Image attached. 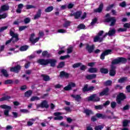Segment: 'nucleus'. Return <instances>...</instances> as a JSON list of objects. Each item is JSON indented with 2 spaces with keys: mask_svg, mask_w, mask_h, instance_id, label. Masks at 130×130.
I'll return each mask as SVG.
<instances>
[{
  "mask_svg": "<svg viewBox=\"0 0 130 130\" xmlns=\"http://www.w3.org/2000/svg\"><path fill=\"white\" fill-rule=\"evenodd\" d=\"M104 33L103 30L100 31L98 35L95 36L93 38V42H102L103 39L108 35V36H113L115 34V29L114 28H110V30L108 33H106L105 35H103Z\"/></svg>",
  "mask_w": 130,
  "mask_h": 130,
  "instance_id": "obj_1",
  "label": "nucleus"
},
{
  "mask_svg": "<svg viewBox=\"0 0 130 130\" xmlns=\"http://www.w3.org/2000/svg\"><path fill=\"white\" fill-rule=\"evenodd\" d=\"M127 60L125 58H118L116 59H114L112 62L111 70L110 71V76H114L115 75V67H113L114 64H117L118 63H125L126 62Z\"/></svg>",
  "mask_w": 130,
  "mask_h": 130,
  "instance_id": "obj_2",
  "label": "nucleus"
},
{
  "mask_svg": "<svg viewBox=\"0 0 130 130\" xmlns=\"http://www.w3.org/2000/svg\"><path fill=\"white\" fill-rule=\"evenodd\" d=\"M110 15L109 14H107L106 15V22H111V24H110V26H114L115 25V23H116V19L115 17H110ZM110 17V18H109Z\"/></svg>",
  "mask_w": 130,
  "mask_h": 130,
  "instance_id": "obj_3",
  "label": "nucleus"
},
{
  "mask_svg": "<svg viewBox=\"0 0 130 130\" xmlns=\"http://www.w3.org/2000/svg\"><path fill=\"white\" fill-rule=\"evenodd\" d=\"M10 35L12 36V39L10 40H8L6 42V45L11 43V42H16L18 40V34L14 33L12 31H10Z\"/></svg>",
  "mask_w": 130,
  "mask_h": 130,
  "instance_id": "obj_4",
  "label": "nucleus"
},
{
  "mask_svg": "<svg viewBox=\"0 0 130 130\" xmlns=\"http://www.w3.org/2000/svg\"><path fill=\"white\" fill-rule=\"evenodd\" d=\"M0 108H2V109H6L4 111V114L6 116H9V112L11 110V107L6 105H2L0 106Z\"/></svg>",
  "mask_w": 130,
  "mask_h": 130,
  "instance_id": "obj_5",
  "label": "nucleus"
},
{
  "mask_svg": "<svg viewBox=\"0 0 130 130\" xmlns=\"http://www.w3.org/2000/svg\"><path fill=\"white\" fill-rule=\"evenodd\" d=\"M86 101H99L100 99L96 94H93L86 99Z\"/></svg>",
  "mask_w": 130,
  "mask_h": 130,
  "instance_id": "obj_6",
  "label": "nucleus"
},
{
  "mask_svg": "<svg viewBox=\"0 0 130 130\" xmlns=\"http://www.w3.org/2000/svg\"><path fill=\"white\" fill-rule=\"evenodd\" d=\"M124 99H125V96L124 95V94H123V93H120L117 96V103H118V104H120L121 101H122V100H123Z\"/></svg>",
  "mask_w": 130,
  "mask_h": 130,
  "instance_id": "obj_7",
  "label": "nucleus"
},
{
  "mask_svg": "<svg viewBox=\"0 0 130 130\" xmlns=\"http://www.w3.org/2000/svg\"><path fill=\"white\" fill-rule=\"evenodd\" d=\"M37 107L38 109H39V107L41 108H48L49 105H48L46 101H44L40 104L37 105Z\"/></svg>",
  "mask_w": 130,
  "mask_h": 130,
  "instance_id": "obj_8",
  "label": "nucleus"
},
{
  "mask_svg": "<svg viewBox=\"0 0 130 130\" xmlns=\"http://www.w3.org/2000/svg\"><path fill=\"white\" fill-rule=\"evenodd\" d=\"M34 38H35V34H32L30 35L29 41H31L32 44H35V43H36V42H38V41H39V39H40V38L39 37L37 38L36 39H34Z\"/></svg>",
  "mask_w": 130,
  "mask_h": 130,
  "instance_id": "obj_9",
  "label": "nucleus"
},
{
  "mask_svg": "<svg viewBox=\"0 0 130 130\" xmlns=\"http://www.w3.org/2000/svg\"><path fill=\"white\" fill-rule=\"evenodd\" d=\"M76 87V83L74 82H70L68 85L64 87V90L65 91H70L72 90V88Z\"/></svg>",
  "mask_w": 130,
  "mask_h": 130,
  "instance_id": "obj_10",
  "label": "nucleus"
},
{
  "mask_svg": "<svg viewBox=\"0 0 130 130\" xmlns=\"http://www.w3.org/2000/svg\"><path fill=\"white\" fill-rule=\"evenodd\" d=\"M112 53V51L110 49L107 50L105 51L101 55V59H104L105 58L106 55H108V54H111Z\"/></svg>",
  "mask_w": 130,
  "mask_h": 130,
  "instance_id": "obj_11",
  "label": "nucleus"
},
{
  "mask_svg": "<svg viewBox=\"0 0 130 130\" xmlns=\"http://www.w3.org/2000/svg\"><path fill=\"white\" fill-rule=\"evenodd\" d=\"M61 114H62V113H60V112H56L54 113V115L56 117H55L54 118V119L55 120H61V119H62L63 118V117H62V116H59V115H61Z\"/></svg>",
  "mask_w": 130,
  "mask_h": 130,
  "instance_id": "obj_12",
  "label": "nucleus"
},
{
  "mask_svg": "<svg viewBox=\"0 0 130 130\" xmlns=\"http://www.w3.org/2000/svg\"><path fill=\"white\" fill-rule=\"evenodd\" d=\"M37 62L42 66H46L48 64V59H40L38 60Z\"/></svg>",
  "mask_w": 130,
  "mask_h": 130,
  "instance_id": "obj_13",
  "label": "nucleus"
},
{
  "mask_svg": "<svg viewBox=\"0 0 130 130\" xmlns=\"http://www.w3.org/2000/svg\"><path fill=\"white\" fill-rule=\"evenodd\" d=\"M86 45V49L87 50V51H88L89 53L93 52V50H94V45H90L87 44Z\"/></svg>",
  "mask_w": 130,
  "mask_h": 130,
  "instance_id": "obj_14",
  "label": "nucleus"
},
{
  "mask_svg": "<svg viewBox=\"0 0 130 130\" xmlns=\"http://www.w3.org/2000/svg\"><path fill=\"white\" fill-rule=\"evenodd\" d=\"M21 70V66L18 65L14 68H12L10 69L11 72H14V73H18Z\"/></svg>",
  "mask_w": 130,
  "mask_h": 130,
  "instance_id": "obj_15",
  "label": "nucleus"
},
{
  "mask_svg": "<svg viewBox=\"0 0 130 130\" xmlns=\"http://www.w3.org/2000/svg\"><path fill=\"white\" fill-rule=\"evenodd\" d=\"M109 94V89L108 88H106L104 89L100 93V96H104V95H107Z\"/></svg>",
  "mask_w": 130,
  "mask_h": 130,
  "instance_id": "obj_16",
  "label": "nucleus"
},
{
  "mask_svg": "<svg viewBox=\"0 0 130 130\" xmlns=\"http://www.w3.org/2000/svg\"><path fill=\"white\" fill-rule=\"evenodd\" d=\"M71 96L72 97V98H74V99H75L76 101H77L78 102L81 101L82 99V98L79 94H72L71 95Z\"/></svg>",
  "mask_w": 130,
  "mask_h": 130,
  "instance_id": "obj_17",
  "label": "nucleus"
},
{
  "mask_svg": "<svg viewBox=\"0 0 130 130\" xmlns=\"http://www.w3.org/2000/svg\"><path fill=\"white\" fill-rule=\"evenodd\" d=\"M102 10H103V4L101 3L100 5L99 8L94 9V13H101V12H102Z\"/></svg>",
  "mask_w": 130,
  "mask_h": 130,
  "instance_id": "obj_18",
  "label": "nucleus"
},
{
  "mask_svg": "<svg viewBox=\"0 0 130 130\" xmlns=\"http://www.w3.org/2000/svg\"><path fill=\"white\" fill-rule=\"evenodd\" d=\"M48 63H50L51 67H54L56 63V60L54 59H48Z\"/></svg>",
  "mask_w": 130,
  "mask_h": 130,
  "instance_id": "obj_19",
  "label": "nucleus"
},
{
  "mask_svg": "<svg viewBox=\"0 0 130 130\" xmlns=\"http://www.w3.org/2000/svg\"><path fill=\"white\" fill-rule=\"evenodd\" d=\"M69 76H70V74L63 71L61 72L60 74V78H69Z\"/></svg>",
  "mask_w": 130,
  "mask_h": 130,
  "instance_id": "obj_20",
  "label": "nucleus"
},
{
  "mask_svg": "<svg viewBox=\"0 0 130 130\" xmlns=\"http://www.w3.org/2000/svg\"><path fill=\"white\" fill-rule=\"evenodd\" d=\"M96 77H97L96 74H91L87 75L86 78L87 80H92V79H96Z\"/></svg>",
  "mask_w": 130,
  "mask_h": 130,
  "instance_id": "obj_21",
  "label": "nucleus"
},
{
  "mask_svg": "<svg viewBox=\"0 0 130 130\" xmlns=\"http://www.w3.org/2000/svg\"><path fill=\"white\" fill-rule=\"evenodd\" d=\"M41 17V10L39 9L38 12L37 13V15L34 16V20H37V19H39Z\"/></svg>",
  "mask_w": 130,
  "mask_h": 130,
  "instance_id": "obj_22",
  "label": "nucleus"
},
{
  "mask_svg": "<svg viewBox=\"0 0 130 130\" xmlns=\"http://www.w3.org/2000/svg\"><path fill=\"white\" fill-rule=\"evenodd\" d=\"M98 72V69L95 68H91L88 69V72L93 74L94 73H97Z\"/></svg>",
  "mask_w": 130,
  "mask_h": 130,
  "instance_id": "obj_23",
  "label": "nucleus"
},
{
  "mask_svg": "<svg viewBox=\"0 0 130 130\" xmlns=\"http://www.w3.org/2000/svg\"><path fill=\"white\" fill-rule=\"evenodd\" d=\"M84 113H85L86 115H91V114H93V112L91 111V110L88 109H84L83 111Z\"/></svg>",
  "mask_w": 130,
  "mask_h": 130,
  "instance_id": "obj_24",
  "label": "nucleus"
},
{
  "mask_svg": "<svg viewBox=\"0 0 130 130\" xmlns=\"http://www.w3.org/2000/svg\"><path fill=\"white\" fill-rule=\"evenodd\" d=\"M81 15H82V12L77 11L75 13H74V17H75V19H79L80 17H81Z\"/></svg>",
  "mask_w": 130,
  "mask_h": 130,
  "instance_id": "obj_25",
  "label": "nucleus"
},
{
  "mask_svg": "<svg viewBox=\"0 0 130 130\" xmlns=\"http://www.w3.org/2000/svg\"><path fill=\"white\" fill-rule=\"evenodd\" d=\"M53 10V7L52 6H50L47 7L45 10V12L46 13H50V12H52V11Z\"/></svg>",
  "mask_w": 130,
  "mask_h": 130,
  "instance_id": "obj_26",
  "label": "nucleus"
},
{
  "mask_svg": "<svg viewBox=\"0 0 130 130\" xmlns=\"http://www.w3.org/2000/svg\"><path fill=\"white\" fill-rule=\"evenodd\" d=\"M42 77L43 80L46 81H50V77L49 76L46 75H42Z\"/></svg>",
  "mask_w": 130,
  "mask_h": 130,
  "instance_id": "obj_27",
  "label": "nucleus"
},
{
  "mask_svg": "<svg viewBox=\"0 0 130 130\" xmlns=\"http://www.w3.org/2000/svg\"><path fill=\"white\" fill-rule=\"evenodd\" d=\"M9 9V7L7 5H3L1 7V12L2 11H8Z\"/></svg>",
  "mask_w": 130,
  "mask_h": 130,
  "instance_id": "obj_28",
  "label": "nucleus"
},
{
  "mask_svg": "<svg viewBox=\"0 0 130 130\" xmlns=\"http://www.w3.org/2000/svg\"><path fill=\"white\" fill-rule=\"evenodd\" d=\"M104 127V125H99L95 126L94 127L95 130H102Z\"/></svg>",
  "mask_w": 130,
  "mask_h": 130,
  "instance_id": "obj_29",
  "label": "nucleus"
},
{
  "mask_svg": "<svg viewBox=\"0 0 130 130\" xmlns=\"http://www.w3.org/2000/svg\"><path fill=\"white\" fill-rule=\"evenodd\" d=\"M127 81V78L126 77H123L121 78H120L118 80L119 83H124L125 82H126Z\"/></svg>",
  "mask_w": 130,
  "mask_h": 130,
  "instance_id": "obj_30",
  "label": "nucleus"
},
{
  "mask_svg": "<svg viewBox=\"0 0 130 130\" xmlns=\"http://www.w3.org/2000/svg\"><path fill=\"white\" fill-rule=\"evenodd\" d=\"M42 56L44 57H49V54L47 51H44L42 53Z\"/></svg>",
  "mask_w": 130,
  "mask_h": 130,
  "instance_id": "obj_31",
  "label": "nucleus"
},
{
  "mask_svg": "<svg viewBox=\"0 0 130 130\" xmlns=\"http://www.w3.org/2000/svg\"><path fill=\"white\" fill-rule=\"evenodd\" d=\"M100 72L102 74H108V69L105 68H101L100 69Z\"/></svg>",
  "mask_w": 130,
  "mask_h": 130,
  "instance_id": "obj_32",
  "label": "nucleus"
},
{
  "mask_svg": "<svg viewBox=\"0 0 130 130\" xmlns=\"http://www.w3.org/2000/svg\"><path fill=\"white\" fill-rule=\"evenodd\" d=\"M32 90H28L25 93V96L26 97H30V96L32 95Z\"/></svg>",
  "mask_w": 130,
  "mask_h": 130,
  "instance_id": "obj_33",
  "label": "nucleus"
},
{
  "mask_svg": "<svg viewBox=\"0 0 130 130\" xmlns=\"http://www.w3.org/2000/svg\"><path fill=\"white\" fill-rule=\"evenodd\" d=\"M1 73H3V74L4 75V76H5V77L9 76V75L8 74V72H7V70H6L5 69H2Z\"/></svg>",
  "mask_w": 130,
  "mask_h": 130,
  "instance_id": "obj_34",
  "label": "nucleus"
},
{
  "mask_svg": "<svg viewBox=\"0 0 130 130\" xmlns=\"http://www.w3.org/2000/svg\"><path fill=\"white\" fill-rule=\"evenodd\" d=\"M96 116L98 118H105V116L101 113L96 114Z\"/></svg>",
  "mask_w": 130,
  "mask_h": 130,
  "instance_id": "obj_35",
  "label": "nucleus"
},
{
  "mask_svg": "<svg viewBox=\"0 0 130 130\" xmlns=\"http://www.w3.org/2000/svg\"><path fill=\"white\" fill-rule=\"evenodd\" d=\"M27 49H28V46H22L20 48V51H26Z\"/></svg>",
  "mask_w": 130,
  "mask_h": 130,
  "instance_id": "obj_36",
  "label": "nucleus"
},
{
  "mask_svg": "<svg viewBox=\"0 0 130 130\" xmlns=\"http://www.w3.org/2000/svg\"><path fill=\"white\" fill-rule=\"evenodd\" d=\"M128 123H130V120H125L123 121V126H127Z\"/></svg>",
  "mask_w": 130,
  "mask_h": 130,
  "instance_id": "obj_37",
  "label": "nucleus"
},
{
  "mask_svg": "<svg viewBox=\"0 0 130 130\" xmlns=\"http://www.w3.org/2000/svg\"><path fill=\"white\" fill-rule=\"evenodd\" d=\"M38 100H40V98H38V96H32L30 99V101H37Z\"/></svg>",
  "mask_w": 130,
  "mask_h": 130,
  "instance_id": "obj_38",
  "label": "nucleus"
},
{
  "mask_svg": "<svg viewBox=\"0 0 130 130\" xmlns=\"http://www.w3.org/2000/svg\"><path fill=\"white\" fill-rule=\"evenodd\" d=\"M1 13H2V12H0V20L1 19H6V17H8V14L7 13L1 14Z\"/></svg>",
  "mask_w": 130,
  "mask_h": 130,
  "instance_id": "obj_39",
  "label": "nucleus"
},
{
  "mask_svg": "<svg viewBox=\"0 0 130 130\" xmlns=\"http://www.w3.org/2000/svg\"><path fill=\"white\" fill-rule=\"evenodd\" d=\"M34 121H35V120L34 119H31L30 121L27 122V125L28 126L32 125V124H33V122H34Z\"/></svg>",
  "mask_w": 130,
  "mask_h": 130,
  "instance_id": "obj_40",
  "label": "nucleus"
},
{
  "mask_svg": "<svg viewBox=\"0 0 130 130\" xmlns=\"http://www.w3.org/2000/svg\"><path fill=\"white\" fill-rule=\"evenodd\" d=\"M94 108L95 109L101 110V109H103V105L95 106Z\"/></svg>",
  "mask_w": 130,
  "mask_h": 130,
  "instance_id": "obj_41",
  "label": "nucleus"
},
{
  "mask_svg": "<svg viewBox=\"0 0 130 130\" xmlns=\"http://www.w3.org/2000/svg\"><path fill=\"white\" fill-rule=\"evenodd\" d=\"M70 25H71V22L70 21H66L63 26L64 28H68Z\"/></svg>",
  "mask_w": 130,
  "mask_h": 130,
  "instance_id": "obj_42",
  "label": "nucleus"
},
{
  "mask_svg": "<svg viewBox=\"0 0 130 130\" xmlns=\"http://www.w3.org/2000/svg\"><path fill=\"white\" fill-rule=\"evenodd\" d=\"M10 98H11L9 96H4L0 99V101L2 102V101H5V100H8V99H10Z\"/></svg>",
  "mask_w": 130,
  "mask_h": 130,
  "instance_id": "obj_43",
  "label": "nucleus"
},
{
  "mask_svg": "<svg viewBox=\"0 0 130 130\" xmlns=\"http://www.w3.org/2000/svg\"><path fill=\"white\" fill-rule=\"evenodd\" d=\"M81 65H82V63H75L73 65V68H74V69H76V68H79V67H80Z\"/></svg>",
  "mask_w": 130,
  "mask_h": 130,
  "instance_id": "obj_44",
  "label": "nucleus"
},
{
  "mask_svg": "<svg viewBox=\"0 0 130 130\" xmlns=\"http://www.w3.org/2000/svg\"><path fill=\"white\" fill-rule=\"evenodd\" d=\"M21 22H22V21L21 20V19H17V20H15L13 24L14 25H18L19 24H20V23H21Z\"/></svg>",
  "mask_w": 130,
  "mask_h": 130,
  "instance_id": "obj_45",
  "label": "nucleus"
},
{
  "mask_svg": "<svg viewBox=\"0 0 130 130\" xmlns=\"http://www.w3.org/2000/svg\"><path fill=\"white\" fill-rule=\"evenodd\" d=\"M97 22V18H94L93 19H92L91 23H90V25L91 26H94V25H95V23Z\"/></svg>",
  "mask_w": 130,
  "mask_h": 130,
  "instance_id": "obj_46",
  "label": "nucleus"
},
{
  "mask_svg": "<svg viewBox=\"0 0 130 130\" xmlns=\"http://www.w3.org/2000/svg\"><path fill=\"white\" fill-rule=\"evenodd\" d=\"M26 8L27 10H30V9H34L35 8V6L31 5H28L26 6Z\"/></svg>",
  "mask_w": 130,
  "mask_h": 130,
  "instance_id": "obj_47",
  "label": "nucleus"
},
{
  "mask_svg": "<svg viewBox=\"0 0 130 130\" xmlns=\"http://www.w3.org/2000/svg\"><path fill=\"white\" fill-rule=\"evenodd\" d=\"M27 28H28V27L26 25L20 26L19 27V31H23V30H25V29H26Z\"/></svg>",
  "mask_w": 130,
  "mask_h": 130,
  "instance_id": "obj_48",
  "label": "nucleus"
},
{
  "mask_svg": "<svg viewBox=\"0 0 130 130\" xmlns=\"http://www.w3.org/2000/svg\"><path fill=\"white\" fill-rule=\"evenodd\" d=\"M82 90L83 92H87V91H88L89 87H88V85H85Z\"/></svg>",
  "mask_w": 130,
  "mask_h": 130,
  "instance_id": "obj_49",
  "label": "nucleus"
},
{
  "mask_svg": "<svg viewBox=\"0 0 130 130\" xmlns=\"http://www.w3.org/2000/svg\"><path fill=\"white\" fill-rule=\"evenodd\" d=\"M63 67H64V62H61L58 64L57 68H63Z\"/></svg>",
  "mask_w": 130,
  "mask_h": 130,
  "instance_id": "obj_50",
  "label": "nucleus"
},
{
  "mask_svg": "<svg viewBox=\"0 0 130 130\" xmlns=\"http://www.w3.org/2000/svg\"><path fill=\"white\" fill-rule=\"evenodd\" d=\"M112 84V81L108 80L105 83V86H110Z\"/></svg>",
  "mask_w": 130,
  "mask_h": 130,
  "instance_id": "obj_51",
  "label": "nucleus"
},
{
  "mask_svg": "<svg viewBox=\"0 0 130 130\" xmlns=\"http://www.w3.org/2000/svg\"><path fill=\"white\" fill-rule=\"evenodd\" d=\"M58 33H67V30L63 29H60L57 30Z\"/></svg>",
  "mask_w": 130,
  "mask_h": 130,
  "instance_id": "obj_52",
  "label": "nucleus"
},
{
  "mask_svg": "<svg viewBox=\"0 0 130 130\" xmlns=\"http://www.w3.org/2000/svg\"><path fill=\"white\" fill-rule=\"evenodd\" d=\"M126 6V3L125 2H122V3L119 4V6L121 7L122 8H124Z\"/></svg>",
  "mask_w": 130,
  "mask_h": 130,
  "instance_id": "obj_53",
  "label": "nucleus"
},
{
  "mask_svg": "<svg viewBox=\"0 0 130 130\" xmlns=\"http://www.w3.org/2000/svg\"><path fill=\"white\" fill-rule=\"evenodd\" d=\"M66 58H70V55H67L65 56H62L60 57V59L62 60L66 59Z\"/></svg>",
  "mask_w": 130,
  "mask_h": 130,
  "instance_id": "obj_54",
  "label": "nucleus"
},
{
  "mask_svg": "<svg viewBox=\"0 0 130 130\" xmlns=\"http://www.w3.org/2000/svg\"><path fill=\"white\" fill-rule=\"evenodd\" d=\"M73 52V47H70L67 49V53H72Z\"/></svg>",
  "mask_w": 130,
  "mask_h": 130,
  "instance_id": "obj_55",
  "label": "nucleus"
},
{
  "mask_svg": "<svg viewBox=\"0 0 130 130\" xmlns=\"http://www.w3.org/2000/svg\"><path fill=\"white\" fill-rule=\"evenodd\" d=\"M85 26L84 24H80L78 26V29H85Z\"/></svg>",
  "mask_w": 130,
  "mask_h": 130,
  "instance_id": "obj_56",
  "label": "nucleus"
},
{
  "mask_svg": "<svg viewBox=\"0 0 130 130\" xmlns=\"http://www.w3.org/2000/svg\"><path fill=\"white\" fill-rule=\"evenodd\" d=\"M115 106H116V103L115 102H112L111 103V107H112V108H115Z\"/></svg>",
  "mask_w": 130,
  "mask_h": 130,
  "instance_id": "obj_57",
  "label": "nucleus"
},
{
  "mask_svg": "<svg viewBox=\"0 0 130 130\" xmlns=\"http://www.w3.org/2000/svg\"><path fill=\"white\" fill-rule=\"evenodd\" d=\"M113 7H114V4H112L110 6H109L107 8V11H110V10H111V9H112V8H113Z\"/></svg>",
  "mask_w": 130,
  "mask_h": 130,
  "instance_id": "obj_58",
  "label": "nucleus"
},
{
  "mask_svg": "<svg viewBox=\"0 0 130 130\" xmlns=\"http://www.w3.org/2000/svg\"><path fill=\"white\" fill-rule=\"evenodd\" d=\"M64 110H66V111H67V112H72V110L71 109V108L69 107H66L64 108Z\"/></svg>",
  "mask_w": 130,
  "mask_h": 130,
  "instance_id": "obj_59",
  "label": "nucleus"
},
{
  "mask_svg": "<svg viewBox=\"0 0 130 130\" xmlns=\"http://www.w3.org/2000/svg\"><path fill=\"white\" fill-rule=\"evenodd\" d=\"M20 112H22V113H28V112H29V111L27 109H21Z\"/></svg>",
  "mask_w": 130,
  "mask_h": 130,
  "instance_id": "obj_60",
  "label": "nucleus"
},
{
  "mask_svg": "<svg viewBox=\"0 0 130 130\" xmlns=\"http://www.w3.org/2000/svg\"><path fill=\"white\" fill-rule=\"evenodd\" d=\"M61 87H62V85L60 84H56L54 85V88H55V89H59V88H61Z\"/></svg>",
  "mask_w": 130,
  "mask_h": 130,
  "instance_id": "obj_61",
  "label": "nucleus"
},
{
  "mask_svg": "<svg viewBox=\"0 0 130 130\" xmlns=\"http://www.w3.org/2000/svg\"><path fill=\"white\" fill-rule=\"evenodd\" d=\"M30 18H25V19H24V23H25V24H28V23L30 22Z\"/></svg>",
  "mask_w": 130,
  "mask_h": 130,
  "instance_id": "obj_62",
  "label": "nucleus"
},
{
  "mask_svg": "<svg viewBox=\"0 0 130 130\" xmlns=\"http://www.w3.org/2000/svg\"><path fill=\"white\" fill-rule=\"evenodd\" d=\"M74 5L73 4L70 3L68 4V9H73V8H74Z\"/></svg>",
  "mask_w": 130,
  "mask_h": 130,
  "instance_id": "obj_63",
  "label": "nucleus"
},
{
  "mask_svg": "<svg viewBox=\"0 0 130 130\" xmlns=\"http://www.w3.org/2000/svg\"><path fill=\"white\" fill-rule=\"evenodd\" d=\"M87 65L88 66V67H93L95 66V62L88 63Z\"/></svg>",
  "mask_w": 130,
  "mask_h": 130,
  "instance_id": "obj_64",
  "label": "nucleus"
}]
</instances>
